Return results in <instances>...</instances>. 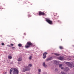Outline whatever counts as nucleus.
Listing matches in <instances>:
<instances>
[{"label":"nucleus","mask_w":74,"mask_h":74,"mask_svg":"<svg viewBox=\"0 0 74 74\" xmlns=\"http://www.w3.org/2000/svg\"><path fill=\"white\" fill-rule=\"evenodd\" d=\"M54 55H56V56H59V54H58L57 53H55Z\"/></svg>","instance_id":"nucleus-15"},{"label":"nucleus","mask_w":74,"mask_h":74,"mask_svg":"<svg viewBox=\"0 0 74 74\" xmlns=\"http://www.w3.org/2000/svg\"><path fill=\"white\" fill-rule=\"evenodd\" d=\"M52 58H47L46 59V61H48L49 60H52Z\"/></svg>","instance_id":"nucleus-8"},{"label":"nucleus","mask_w":74,"mask_h":74,"mask_svg":"<svg viewBox=\"0 0 74 74\" xmlns=\"http://www.w3.org/2000/svg\"><path fill=\"white\" fill-rule=\"evenodd\" d=\"M1 45H4V44L3 43H1Z\"/></svg>","instance_id":"nucleus-26"},{"label":"nucleus","mask_w":74,"mask_h":74,"mask_svg":"<svg viewBox=\"0 0 74 74\" xmlns=\"http://www.w3.org/2000/svg\"><path fill=\"white\" fill-rule=\"evenodd\" d=\"M8 58L10 59H12V56H8Z\"/></svg>","instance_id":"nucleus-13"},{"label":"nucleus","mask_w":74,"mask_h":74,"mask_svg":"<svg viewBox=\"0 0 74 74\" xmlns=\"http://www.w3.org/2000/svg\"><path fill=\"white\" fill-rule=\"evenodd\" d=\"M68 70H69V68L68 67H66L64 69V71L65 72H67Z\"/></svg>","instance_id":"nucleus-7"},{"label":"nucleus","mask_w":74,"mask_h":74,"mask_svg":"<svg viewBox=\"0 0 74 74\" xmlns=\"http://www.w3.org/2000/svg\"><path fill=\"white\" fill-rule=\"evenodd\" d=\"M28 16L29 17H31V16H32V15H28Z\"/></svg>","instance_id":"nucleus-23"},{"label":"nucleus","mask_w":74,"mask_h":74,"mask_svg":"<svg viewBox=\"0 0 74 74\" xmlns=\"http://www.w3.org/2000/svg\"><path fill=\"white\" fill-rule=\"evenodd\" d=\"M59 48L61 49H63V47L62 46H60Z\"/></svg>","instance_id":"nucleus-19"},{"label":"nucleus","mask_w":74,"mask_h":74,"mask_svg":"<svg viewBox=\"0 0 74 74\" xmlns=\"http://www.w3.org/2000/svg\"><path fill=\"white\" fill-rule=\"evenodd\" d=\"M66 63L68 66H70V65H71V63H70V62H66Z\"/></svg>","instance_id":"nucleus-12"},{"label":"nucleus","mask_w":74,"mask_h":74,"mask_svg":"<svg viewBox=\"0 0 74 74\" xmlns=\"http://www.w3.org/2000/svg\"><path fill=\"white\" fill-rule=\"evenodd\" d=\"M18 46L20 47H21L22 46V45L21 44L19 43L18 45Z\"/></svg>","instance_id":"nucleus-14"},{"label":"nucleus","mask_w":74,"mask_h":74,"mask_svg":"<svg viewBox=\"0 0 74 74\" xmlns=\"http://www.w3.org/2000/svg\"><path fill=\"white\" fill-rule=\"evenodd\" d=\"M32 56H30L29 58V60H30L31 59H32Z\"/></svg>","instance_id":"nucleus-20"},{"label":"nucleus","mask_w":74,"mask_h":74,"mask_svg":"<svg viewBox=\"0 0 74 74\" xmlns=\"http://www.w3.org/2000/svg\"><path fill=\"white\" fill-rule=\"evenodd\" d=\"M41 69H38V73H40L41 72Z\"/></svg>","instance_id":"nucleus-18"},{"label":"nucleus","mask_w":74,"mask_h":74,"mask_svg":"<svg viewBox=\"0 0 74 74\" xmlns=\"http://www.w3.org/2000/svg\"><path fill=\"white\" fill-rule=\"evenodd\" d=\"M12 49H14L15 48V47H12Z\"/></svg>","instance_id":"nucleus-29"},{"label":"nucleus","mask_w":74,"mask_h":74,"mask_svg":"<svg viewBox=\"0 0 74 74\" xmlns=\"http://www.w3.org/2000/svg\"><path fill=\"white\" fill-rule=\"evenodd\" d=\"M39 15H46V14L44 12L39 11Z\"/></svg>","instance_id":"nucleus-5"},{"label":"nucleus","mask_w":74,"mask_h":74,"mask_svg":"<svg viewBox=\"0 0 74 74\" xmlns=\"http://www.w3.org/2000/svg\"><path fill=\"white\" fill-rule=\"evenodd\" d=\"M28 66V67H32V64H29Z\"/></svg>","instance_id":"nucleus-16"},{"label":"nucleus","mask_w":74,"mask_h":74,"mask_svg":"<svg viewBox=\"0 0 74 74\" xmlns=\"http://www.w3.org/2000/svg\"><path fill=\"white\" fill-rule=\"evenodd\" d=\"M62 39H61V41H62Z\"/></svg>","instance_id":"nucleus-33"},{"label":"nucleus","mask_w":74,"mask_h":74,"mask_svg":"<svg viewBox=\"0 0 74 74\" xmlns=\"http://www.w3.org/2000/svg\"><path fill=\"white\" fill-rule=\"evenodd\" d=\"M18 64H21V62H18Z\"/></svg>","instance_id":"nucleus-27"},{"label":"nucleus","mask_w":74,"mask_h":74,"mask_svg":"<svg viewBox=\"0 0 74 74\" xmlns=\"http://www.w3.org/2000/svg\"><path fill=\"white\" fill-rule=\"evenodd\" d=\"M48 54V53L47 52H45L44 53L43 55V59H45V58H46V55Z\"/></svg>","instance_id":"nucleus-6"},{"label":"nucleus","mask_w":74,"mask_h":74,"mask_svg":"<svg viewBox=\"0 0 74 74\" xmlns=\"http://www.w3.org/2000/svg\"><path fill=\"white\" fill-rule=\"evenodd\" d=\"M54 63H58V62L56 60H54Z\"/></svg>","instance_id":"nucleus-21"},{"label":"nucleus","mask_w":74,"mask_h":74,"mask_svg":"<svg viewBox=\"0 0 74 74\" xmlns=\"http://www.w3.org/2000/svg\"><path fill=\"white\" fill-rule=\"evenodd\" d=\"M73 67H74V65L73 66Z\"/></svg>","instance_id":"nucleus-32"},{"label":"nucleus","mask_w":74,"mask_h":74,"mask_svg":"<svg viewBox=\"0 0 74 74\" xmlns=\"http://www.w3.org/2000/svg\"><path fill=\"white\" fill-rule=\"evenodd\" d=\"M46 21L47 23L50 24V25H53V23H52V21L51 20H50L49 19H47L46 20Z\"/></svg>","instance_id":"nucleus-4"},{"label":"nucleus","mask_w":74,"mask_h":74,"mask_svg":"<svg viewBox=\"0 0 74 74\" xmlns=\"http://www.w3.org/2000/svg\"><path fill=\"white\" fill-rule=\"evenodd\" d=\"M11 45V46H12V47H13V46H14V44H10Z\"/></svg>","instance_id":"nucleus-25"},{"label":"nucleus","mask_w":74,"mask_h":74,"mask_svg":"<svg viewBox=\"0 0 74 74\" xmlns=\"http://www.w3.org/2000/svg\"><path fill=\"white\" fill-rule=\"evenodd\" d=\"M61 73L62 74H66V73H64L63 71H61Z\"/></svg>","instance_id":"nucleus-17"},{"label":"nucleus","mask_w":74,"mask_h":74,"mask_svg":"<svg viewBox=\"0 0 74 74\" xmlns=\"http://www.w3.org/2000/svg\"><path fill=\"white\" fill-rule=\"evenodd\" d=\"M30 70V68H28L27 67H25L23 69L22 71V72H25V71H29Z\"/></svg>","instance_id":"nucleus-3"},{"label":"nucleus","mask_w":74,"mask_h":74,"mask_svg":"<svg viewBox=\"0 0 74 74\" xmlns=\"http://www.w3.org/2000/svg\"><path fill=\"white\" fill-rule=\"evenodd\" d=\"M31 46H33V43H32L31 42H28L27 43L25 47L26 48H28L30 47Z\"/></svg>","instance_id":"nucleus-2"},{"label":"nucleus","mask_w":74,"mask_h":74,"mask_svg":"<svg viewBox=\"0 0 74 74\" xmlns=\"http://www.w3.org/2000/svg\"><path fill=\"white\" fill-rule=\"evenodd\" d=\"M8 47H10V48H11V45H8Z\"/></svg>","instance_id":"nucleus-24"},{"label":"nucleus","mask_w":74,"mask_h":74,"mask_svg":"<svg viewBox=\"0 0 74 74\" xmlns=\"http://www.w3.org/2000/svg\"><path fill=\"white\" fill-rule=\"evenodd\" d=\"M43 65L45 67H47V65H45V62H43Z\"/></svg>","instance_id":"nucleus-11"},{"label":"nucleus","mask_w":74,"mask_h":74,"mask_svg":"<svg viewBox=\"0 0 74 74\" xmlns=\"http://www.w3.org/2000/svg\"><path fill=\"white\" fill-rule=\"evenodd\" d=\"M58 22H60V21L58 20Z\"/></svg>","instance_id":"nucleus-30"},{"label":"nucleus","mask_w":74,"mask_h":74,"mask_svg":"<svg viewBox=\"0 0 74 74\" xmlns=\"http://www.w3.org/2000/svg\"><path fill=\"white\" fill-rule=\"evenodd\" d=\"M58 69H57V70H56V71H58Z\"/></svg>","instance_id":"nucleus-31"},{"label":"nucleus","mask_w":74,"mask_h":74,"mask_svg":"<svg viewBox=\"0 0 74 74\" xmlns=\"http://www.w3.org/2000/svg\"><path fill=\"white\" fill-rule=\"evenodd\" d=\"M61 69H64V68H63V67H61Z\"/></svg>","instance_id":"nucleus-28"},{"label":"nucleus","mask_w":74,"mask_h":74,"mask_svg":"<svg viewBox=\"0 0 74 74\" xmlns=\"http://www.w3.org/2000/svg\"><path fill=\"white\" fill-rule=\"evenodd\" d=\"M19 71L16 68H11L10 71V74H18Z\"/></svg>","instance_id":"nucleus-1"},{"label":"nucleus","mask_w":74,"mask_h":74,"mask_svg":"<svg viewBox=\"0 0 74 74\" xmlns=\"http://www.w3.org/2000/svg\"><path fill=\"white\" fill-rule=\"evenodd\" d=\"M22 58L21 57H20L18 58V61H22Z\"/></svg>","instance_id":"nucleus-9"},{"label":"nucleus","mask_w":74,"mask_h":74,"mask_svg":"<svg viewBox=\"0 0 74 74\" xmlns=\"http://www.w3.org/2000/svg\"><path fill=\"white\" fill-rule=\"evenodd\" d=\"M58 59L59 60H63V58L62 57H60Z\"/></svg>","instance_id":"nucleus-10"},{"label":"nucleus","mask_w":74,"mask_h":74,"mask_svg":"<svg viewBox=\"0 0 74 74\" xmlns=\"http://www.w3.org/2000/svg\"><path fill=\"white\" fill-rule=\"evenodd\" d=\"M62 64H60L59 65V67H62Z\"/></svg>","instance_id":"nucleus-22"}]
</instances>
